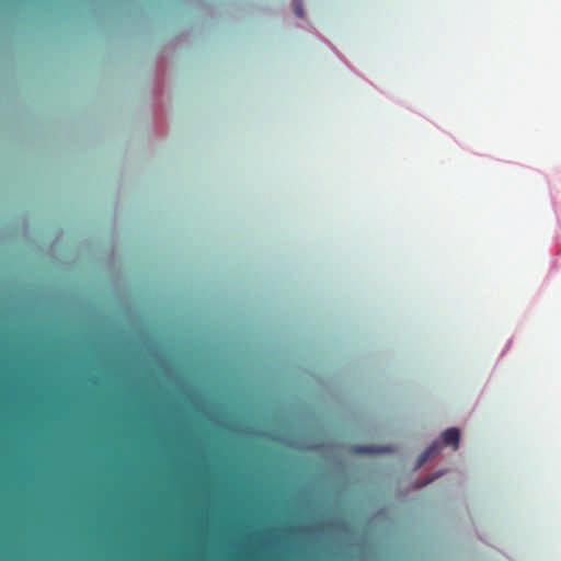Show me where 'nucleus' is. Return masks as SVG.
Here are the masks:
<instances>
[{"label":"nucleus","mask_w":561,"mask_h":561,"mask_svg":"<svg viewBox=\"0 0 561 561\" xmlns=\"http://www.w3.org/2000/svg\"><path fill=\"white\" fill-rule=\"evenodd\" d=\"M294 11H295L297 16H299V18L304 16V10H302V5H301L300 2L295 3Z\"/></svg>","instance_id":"7ed1b4c3"},{"label":"nucleus","mask_w":561,"mask_h":561,"mask_svg":"<svg viewBox=\"0 0 561 561\" xmlns=\"http://www.w3.org/2000/svg\"><path fill=\"white\" fill-rule=\"evenodd\" d=\"M440 443L438 442H435L433 443L432 445H430L419 457V460H417V466H422L423 463H425L431 457H433L434 455L438 454L439 450H440Z\"/></svg>","instance_id":"f03ea898"},{"label":"nucleus","mask_w":561,"mask_h":561,"mask_svg":"<svg viewBox=\"0 0 561 561\" xmlns=\"http://www.w3.org/2000/svg\"><path fill=\"white\" fill-rule=\"evenodd\" d=\"M433 479H434V478H430V479H427V480L425 481V483H424V484H426V483H431V482L433 481Z\"/></svg>","instance_id":"39448f33"},{"label":"nucleus","mask_w":561,"mask_h":561,"mask_svg":"<svg viewBox=\"0 0 561 561\" xmlns=\"http://www.w3.org/2000/svg\"><path fill=\"white\" fill-rule=\"evenodd\" d=\"M355 451L367 454V453H376L377 450H375L374 448H370V447H356Z\"/></svg>","instance_id":"20e7f679"},{"label":"nucleus","mask_w":561,"mask_h":561,"mask_svg":"<svg viewBox=\"0 0 561 561\" xmlns=\"http://www.w3.org/2000/svg\"><path fill=\"white\" fill-rule=\"evenodd\" d=\"M460 433L458 428L451 427L443 432L442 440L444 445H449L454 450L459 447Z\"/></svg>","instance_id":"f257e3e1"}]
</instances>
